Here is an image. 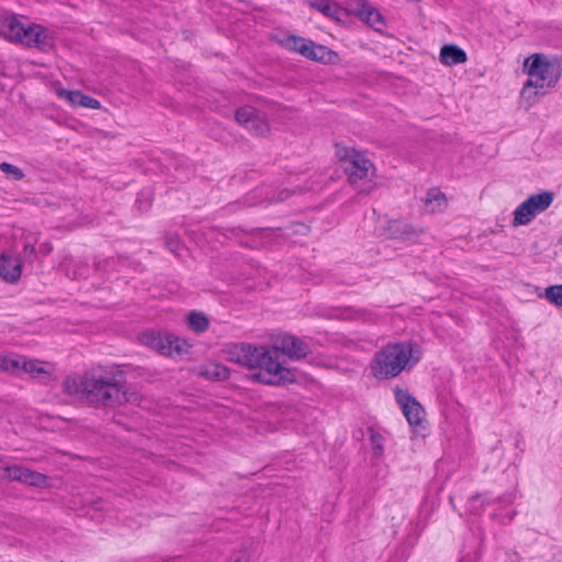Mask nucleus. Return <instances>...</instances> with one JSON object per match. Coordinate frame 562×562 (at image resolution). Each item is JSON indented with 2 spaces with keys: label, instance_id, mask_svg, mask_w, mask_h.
Here are the masks:
<instances>
[{
  "label": "nucleus",
  "instance_id": "f257e3e1",
  "mask_svg": "<svg viewBox=\"0 0 562 562\" xmlns=\"http://www.w3.org/2000/svg\"><path fill=\"white\" fill-rule=\"evenodd\" d=\"M63 389L67 395L95 408L117 407L138 398L128 391L124 373L115 367L98 366L70 375L65 379Z\"/></svg>",
  "mask_w": 562,
  "mask_h": 562
},
{
  "label": "nucleus",
  "instance_id": "f03ea898",
  "mask_svg": "<svg viewBox=\"0 0 562 562\" xmlns=\"http://www.w3.org/2000/svg\"><path fill=\"white\" fill-rule=\"evenodd\" d=\"M232 360L250 369H259L252 379L268 385H279L294 380V374L280 362L277 346L240 345L231 352Z\"/></svg>",
  "mask_w": 562,
  "mask_h": 562
},
{
  "label": "nucleus",
  "instance_id": "7ed1b4c3",
  "mask_svg": "<svg viewBox=\"0 0 562 562\" xmlns=\"http://www.w3.org/2000/svg\"><path fill=\"white\" fill-rule=\"evenodd\" d=\"M417 344L403 341L389 344L375 353L371 370L376 379L384 380L398 375L407 367H413L420 359Z\"/></svg>",
  "mask_w": 562,
  "mask_h": 562
},
{
  "label": "nucleus",
  "instance_id": "20e7f679",
  "mask_svg": "<svg viewBox=\"0 0 562 562\" xmlns=\"http://www.w3.org/2000/svg\"><path fill=\"white\" fill-rule=\"evenodd\" d=\"M529 78L521 90V97L535 101L538 94H546L553 88L562 74L561 65L550 60L543 54H533L524 61Z\"/></svg>",
  "mask_w": 562,
  "mask_h": 562
},
{
  "label": "nucleus",
  "instance_id": "39448f33",
  "mask_svg": "<svg viewBox=\"0 0 562 562\" xmlns=\"http://www.w3.org/2000/svg\"><path fill=\"white\" fill-rule=\"evenodd\" d=\"M340 160L345 164L348 180L359 193L369 194L375 184L372 178L375 175L374 165L362 153L355 148H342L338 150Z\"/></svg>",
  "mask_w": 562,
  "mask_h": 562
},
{
  "label": "nucleus",
  "instance_id": "423d86ee",
  "mask_svg": "<svg viewBox=\"0 0 562 562\" xmlns=\"http://www.w3.org/2000/svg\"><path fill=\"white\" fill-rule=\"evenodd\" d=\"M553 202V193L543 191L541 193L530 195L526 201L517 206L514 212V225H527L536 215L546 211Z\"/></svg>",
  "mask_w": 562,
  "mask_h": 562
},
{
  "label": "nucleus",
  "instance_id": "0eeeda50",
  "mask_svg": "<svg viewBox=\"0 0 562 562\" xmlns=\"http://www.w3.org/2000/svg\"><path fill=\"white\" fill-rule=\"evenodd\" d=\"M142 342L162 356L181 355L186 351L184 340L171 334L147 331L142 336Z\"/></svg>",
  "mask_w": 562,
  "mask_h": 562
},
{
  "label": "nucleus",
  "instance_id": "6e6552de",
  "mask_svg": "<svg viewBox=\"0 0 562 562\" xmlns=\"http://www.w3.org/2000/svg\"><path fill=\"white\" fill-rule=\"evenodd\" d=\"M280 43L288 49L316 61H325L330 52L323 45L295 35H285Z\"/></svg>",
  "mask_w": 562,
  "mask_h": 562
},
{
  "label": "nucleus",
  "instance_id": "1a4fd4ad",
  "mask_svg": "<svg viewBox=\"0 0 562 562\" xmlns=\"http://www.w3.org/2000/svg\"><path fill=\"white\" fill-rule=\"evenodd\" d=\"M16 42L42 50H47L54 46V38L49 32L42 25L36 24L27 26L23 24Z\"/></svg>",
  "mask_w": 562,
  "mask_h": 562
},
{
  "label": "nucleus",
  "instance_id": "9d476101",
  "mask_svg": "<svg viewBox=\"0 0 562 562\" xmlns=\"http://www.w3.org/2000/svg\"><path fill=\"white\" fill-rule=\"evenodd\" d=\"M395 398L408 424L413 427L420 425L425 418V411L416 398L402 390L395 392Z\"/></svg>",
  "mask_w": 562,
  "mask_h": 562
},
{
  "label": "nucleus",
  "instance_id": "9b49d317",
  "mask_svg": "<svg viewBox=\"0 0 562 562\" xmlns=\"http://www.w3.org/2000/svg\"><path fill=\"white\" fill-rule=\"evenodd\" d=\"M276 346L280 353L295 359L303 358L311 351L310 346L304 340L290 334L279 336Z\"/></svg>",
  "mask_w": 562,
  "mask_h": 562
},
{
  "label": "nucleus",
  "instance_id": "f8f14e48",
  "mask_svg": "<svg viewBox=\"0 0 562 562\" xmlns=\"http://www.w3.org/2000/svg\"><path fill=\"white\" fill-rule=\"evenodd\" d=\"M352 10L361 20L378 31L385 25L382 14L366 0H355Z\"/></svg>",
  "mask_w": 562,
  "mask_h": 562
},
{
  "label": "nucleus",
  "instance_id": "ddd939ff",
  "mask_svg": "<svg viewBox=\"0 0 562 562\" xmlns=\"http://www.w3.org/2000/svg\"><path fill=\"white\" fill-rule=\"evenodd\" d=\"M55 91L59 98L67 100L68 103L74 106H82L93 110H98L101 108V103L97 99L83 94L80 91L67 90L61 87L56 88Z\"/></svg>",
  "mask_w": 562,
  "mask_h": 562
},
{
  "label": "nucleus",
  "instance_id": "4468645a",
  "mask_svg": "<svg viewBox=\"0 0 562 562\" xmlns=\"http://www.w3.org/2000/svg\"><path fill=\"white\" fill-rule=\"evenodd\" d=\"M22 272L21 260L18 257L5 252L0 255V277L9 282L15 283L20 280Z\"/></svg>",
  "mask_w": 562,
  "mask_h": 562
},
{
  "label": "nucleus",
  "instance_id": "2eb2a0df",
  "mask_svg": "<svg viewBox=\"0 0 562 562\" xmlns=\"http://www.w3.org/2000/svg\"><path fill=\"white\" fill-rule=\"evenodd\" d=\"M22 25L14 15L7 12L0 13V35L4 38L16 42L22 31Z\"/></svg>",
  "mask_w": 562,
  "mask_h": 562
},
{
  "label": "nucleus",
  "instance_id": "dca6fc26",
  "mask_svg": "<svg viewBox=\"0 0 562 562\" xmlns=\"http://www.w3.org/2000/svg\"><path fill=\"white\" fill-rule=\"evenodd\" d=\"M440 61L447 66L463 64L467 61V54L457 45H445L440 50Z\"/></svg>",
  "mask_w": 562,
  "mask_h": 562
},
{
  "label": "nucleus",
  "instance_id": "f3484780",
  "mask_svg": "<svg viewBox=\"0 0 562 562\" xmlns=\"http://www.w3.org/2000/svg\"><path fill=\"white\" fill-rule=\"evenodd\" d=\"M426 211L429 213L441 212L447 207L446 195L439 189H430L424 199Z\"/></svg>",
  "mask_w": 562,
  "mask_h": 562
},
{
  "label": "nucleus",
  "instance_id": "a211bd4d",
  "mask_svg": "<svg viewBox=\"0 0 562 562\" xmlns=\"http://www.w3.org/2000/svg\"><path fill=\"white\" fill-rule=\"evenodd\" d=\"M391 234L395 238L409 240L413 238L418 237L420 234H423L422 228H416L409 224L402 223V222H393L390 225Z\"/></svg>",
  "mask_w": 562,
  "mask_h": 562
},
{
  "label": "nucleus",
  "instance_id": "6ab92c4d",
  "mask_svg": "<svg viewBox=\"0 0 562 562\" xmlns=\"http://www.w3.org/2000/svg\"><path fill=\"white\" fill-rule=\"evenodd\" d=\"M311 5L324 15L335 20H339L342 13L339 4L334 0H312Z\"/></svg>",
  "mask_w": 562,
  "mask_h": 562
},
{
  "label": "nucleus",
  "instance_id": "aec40b11",
  "mask_svg": "<svg viewBox=\"0 0 562 562\" xmlns=\"http://www.w3.org/2000/svg\"><path fill=\"white\" fill-rule=\"evenodd\" d=\"M21 371L30 374L32 378H38L43 374H47V371L43 367L42 362L37 360H29L24 357H21L20 361V372Z\"/></svg>",
  "mask_w": 562,
  "mask_h": 562
},
{
  "label": "nucleus",
  "instance_id": "412c9836",
  "mask_svg": "<svg viewBox=\"0 0 562 562\" xmlns=\"http://www.w3.org/2000/svg\"><path fill=\"white\" fill-rule=\"evenodd\" d=\"M20 361V356H0V371L19 374Z\"/></svg>",
  "mask_w": 562,
  "mask_h": 562
},
{
  "label": "nucleus",
  "instance_id": "4be33fe9",
  "mask_svg": "<svg viewBox=\"0 0 562 562\" xmlns=\"http://www.w3.org/2000/svg\"><path fill=\"white\" fill-rule=\"evenodd\" d=\"M189 327L196 333H203L209 327V319L203 313L192 312L188 317Z\"/></svg>",
  "mask_w": 562,
  "mask_h": 562
},
{
  "label": "nucleus",
  "instance_id": "5701e85b",
  "mask_svg": "<svg viewBox=\"0 0 562 562\" xmlns=\"http://www.w3.org/2000/svg\"><path fill=\"white\" fill-rule=\"evenodd\" d=\"M247 128L254 132L256 135L267 134L269 131V124L266 115L261 112H258V114L248 124Z\"/></svg>",
  "mask_w": 562,
  "mask_h": 562
},
{
  "label": "nucleus",
  "instance_id": "b1692460",
  "mask_svg": "<svg viewBox=\"0 0 562 562\" xmlns=\"http://www.w3.org/2000/svg\"><path fill=\"white\" fill-rule=\"evenodd\" d=\"M258 112L259 111L256 110L255 108L246 105V106L239 108L235 112V119L239 124L247 127L248 124L252 121V119L258 114Z\"/></svg>",
  "mask_w": 562,
  "mask_h": 562
},
{
  "label": "nucleus",
  "instance_id": "393cba45",
  "mask_svg": "<svg viewBox=\"0 0 562 562\" xmlns=\"http://www.w3.org/2000/svg\"><path fill=\"white\" fill-rule=\"evenodd\" d=\"M204 374L207 378H213V379H216V380H226L229 376V372H228L227 368L224 367V366H221V364H212V366H210L205 370Z\"/></svg>",
  "mask_w": 562,
  "mask_h": 562
},
{
  "label": "nucleus",
  "instance_id": "a878e982",
  "mask_svg": "<svg viewBox=\"0 0 562 562\" xmlns=\"http://www.w3.org/2000/svg\"><path fill=\"white\" fill-rule=\"evenodd\" d=\"M46 480L47 477L44 474L26 469L23 483L32 486H43Z\"/></svg>",
  "mask_w": 562,
  "mask_h": 562
},
{
  "label": "nucleus",
  "instance_id": "bb28decb",
  "mask_svg": "<svg viewBox=\"0 0 562 562\" xmlns=\"http://www.w3.org/2000/svg\"><path fill=\"white\" fill-rule=\"evenodd\" d=\"M546 297L557 306H562V285H551L546 290Z\"/></svg>",
  "mask_w": 562,
  "mask_h": 562
},
{
  "label": "nucleus",
  "instance_id": "cd10ccee",
  "mask_svg": "<svg viewBox=\"0 0 562 562\" xmlns=\"http://www.w3.org/2000/svg\"><path fill=\"white\" fill-rule=\"evenodd\" d=\"M3 471L7 473L9 479L23 483L26 468L20 465H5Z\"/></svg>",
  "mask_w": 562,
  "mask_h": 562
},
{
  "label": "nucleus",
  "instance_id": "c85d7f7f",
  "mask_svg": "<svg viewBox=\"0 0 562 562\" xmlns=\"http://www.w3.org/2000/svg\"><path fill=\"white\" fill-rule=\"evenodd\" d=\"M0 169L5 173L11 175L15 180H21L24 178L23 171L19 167L9 162L0 164Z\"/></svg>",
  "mask_w": 562,
  "mask_h": 562
},
{
  "label": "nucleus",
  "instance_id": "c756f323",
  "mask_svg": "<svg viewBox=\"0 0 562 562\" xmlns=\"http://www.w3.org/2000/svg\"><path fill=\"white\" fill-rule=\"evenodd\" d=\"M469 504L471 512L474 514L480 513L484 507V501L481 495H475L471 497Z\"/></svg>",
  "mask_w": 562,
  "mask_h": 562
},
{
  "label": "nucleus",
  "instance_id": "7c9ffc66",
  "mask_svg": "<svg viewBox=\"0 0 562 562\" xmlns=\"http://www.w3.org/2000/svg\"><path fill=\"white\" fill-rule=\"evenodd\" d=\"M36 256L35 246L32 243H26L23 247V258L25 261L32 262Z\"/></svg>",
  "mask_w": 562,
  "mask_h": 562
},
{
  "label": "nucleus",
  "instance_id": "2f4dec72",
  "mask_svg": "<svg viewBox=\"0 0 562 562\" xmlns=\"http://www.w3.org/2000/svg\"><path fill=\"white\" fill-rule=\"evenodd\" d=\"M167 246L168 248L175 252L176 255H180L179 250H180V241L177 237H170L168 240H167Z\"/></svg>",
  "mask_w": 562,
  "mask_h": 562
},
{
  "label": "nucleus",
  "instance_id": "473e14b6",
  "mask_svg": "<svg viewBox=\"0 0 562 562\" xmlns=\"http://www.w3.org/2000/svg\"><path fill=\"white\" fill-rule=\"evenodd\" d=\"M292 191H290L289 189H283L279 192L278 194V198H274L271 200V202H281V201H285L286 199H289L291 195H292Z\"/></svg>",
  "mask_w": 562,
  "mask_h": 562
},
{
  "label": "nucleus",
  "instance_id": "72a5a7b5",
  "mask_svg": "<svg viewBox=\"0 0 562 562\" xmlns=\"http://www.w3.org/2000/svg\"><path fill=\"white\" fill-rule=\"evenodd\" d=\"M372 442L374 445L375 452L381 454L383 451L382 437L373 435Z\"/></svg>",
  "mask_w": 562,
  "mask_h": 562
},
{
  "label": "nucleus",
  "instance_id": "f704fd0d",
  "mask_svg": "<svg viewBox=\"0 0 562 562\" xmlns=\"http://www.w3.org/2000/svg\"><path fill=\"white\" fill-rule=\"evenodd\" d=\"M113 261V259H105L103 261L101 260H98L94 262V266H95V269L97 270H102V271H109V266H110V262Z\"/></svg>",
  "mask_w": 562,
  "mask_h": 562
},
{
  "label": "nucleus",
  "instance_id": "c9c22d12",
  "mask_svg": "<svg viewBox=\"0 0 562 562\" xmlns=\"http://www.w3.org/2000/svg\"><path fill=\"white\" fill-rule=\"evenodd\" d=\"M83 276H85V272L83 271H79V272H74L72 278L83 277Z\"/></svg>",
  "mask_w": 562,
  "mask_h": 562
},
{
  "label": "nucleus",
  "instance_id": "e433bc0d",
  "mask_svg": "<svg viewBox=\"0 0 562 562\" xmlns=\"http://www.w3.org/2000/svg\"><path fill=\"white\" fill-rule=\"evenodd\" d=\"M232 235L234 236H237L238 235V229L234 228V229H231L229 231Z\"/></svg>",
  "mask_w": 562,
  "mask_h": 562
},
{
  "label": "nucleus",
  "instance_id": "4c0bfd02",
  "mask_svg": "<svg viewBox=\"0 0 562 562\" xmlns=\"http://www.w3.org/2000/svg\"><path fill=\"white\" fill-rule=\"evenodd\" d=\"M514 498H515V495L514 494H509L507 501L510 503V502H513Z\"/></svg>",
  "mask_w": 562,
  "mask_h": 562
},
{
  "label": "nucleus",
  "instance_id": "58836bf2",
  "mask_svg": "<svg viewBox=\"0 0 562 562\" xmlns=\"http://www.w3.org/2000/svg\"><path fill=\"white\" fill-rule=\"evenodd\" d=\"M45 252H49L50 248L44 247Z\"/></svg>",
  "mask_w": 562,
  "mask_h": 562
},
{
  "label": "nucleus",
  "instance_id": "ea45409f",
  "mask_svg": "<svg viewBox=\"0 0 562 562\" xmlns=\"http://www.w3.org/2000/svg\"><path fill=\"white\" fill-rule=\"evenodd\" d=\"M45 252H49L50 248L44 247Z\"/></svg>",
  "mask_w": 562,
  "mask_h": 562
},
{
  "label": "nucleus",
  "instance_id": "a19ab883",
  "mask_svg": "<svg viewBox=\"0 0 562 562\" xmlns=\"http://www.w3.org/2000/svg\"><path fill=\"white\" fill-rule=\"evenodd\" d=\"M3 462V457L0 454V463Z\"/></svg>",
  "mask_w": 562,
  "mask_h": 562
},
{
  "label": "nucleus",
  "instance_id": "79ce46f5",
  "mask_svg": "<svg viewBox=\"0 0 562 562\" xmlns=\"http://www.w3.org/2000/svg\"><path fill=\"white\" fill-rule=\"evenodd\" d=\"M235 562H239V560H236Z\"/></svg>",
  "mask_w": 562,
  "mask_h": 562
}]
</instances>
